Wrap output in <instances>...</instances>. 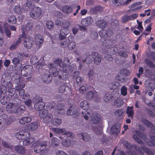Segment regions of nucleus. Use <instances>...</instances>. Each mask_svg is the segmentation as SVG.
Instances as JSON below:
<instances>
[{
    "label": "nucleus",
    "instance_id": "c03bdc74",
    "mask_svg": "<svg viewBox=\"0 0 155 155\" xmlns=\"http://www.w3.org/2000/svg\"><path fill=\"white\" fill-rule=\"evenodd\" d=\"M8 22L11 24H15L16 23V19L14 16H9L8 18Z\"/></svg>",
    "mask_w": 155,
    "mask_h": 155
},
{
    "label": "nucleus",
    "instance_id": "1a4fd4ad",
    "mask_svg": "<svg viewBox=\"0 0 155 155\" xmlns=\"http://www.w3.org/2000/svg\"><path fill=\"white\" fill-rule=\"evenodd\" d=\"M33 71V66L31 65H27L22 67L21 70V74L23 76L27 77L32 74Z\"/></svg>",
    "mask_w": 155,
    "mask_h": 155
},
{
    "label": "nucleus",
    "instance_id": "20e7f679",
    "mask_svg": "<svg viewBox=\"0 0 155 155\" xmlns=\"http://www.w3.org/2000/svg\"><path fill=\"white\" fill-rule=\"evenodd\" d=\"M86 114H84L82 112L84 118L87 120L88 117H90V120L91 123L93 124H96L98 123L100 121L101 118L100 116L96 113H94L93 112L90 110H87ZM86 113V112L85 113Z\"/></svg>",
    "mask_w": 155,
    "mask_h": 155
},
{
    "label": "nucleus",
    "instance_id": "4d7b16f0",
    "mask_svg": "<svg viewBox=\"0 0 155 155\" xmlns=\"http://www.w3.org/2000/svg\"><path fill=\"white\" fill-rule=\"evenodd\" d=\"M32 27V24L31 22L28 23L26 25L25 30L27 31L31 30Z\"/></svg>",
    "mask_w": 155,
    "mask_h": 155
},
{
    "label": "nucleus",
    "instance_id": "37998d69",
    "mask_svg": "<svg viewBox=\"0 0 155 155\" xmlns=\"http://www.w3.org/2000/svg\"><path fill=\"white\" fill-rule=\"evenodd\" d=\"M60 143V141L56 138H53L51 140V145L53 147H55L58 146Z\"/></svg>",
    "mask_w": 155,
    "mask_h": 155
},
{
    "label": "nucleus",
    "instance_id": "9b49d317",
    "mask_svg": "<svg viewBox=\"0 0 155 155\" xmlns=\"http://www.w3.org/2000/svg\"><path fill=\"white\" fill-rule=\"evenodd\" d=\"M42 101V99L41 98H38V100H37L35 102L34 99L33 100L34 102L35 103L34 107L36 110L40 111L41 110H43L42 109L45 107V104Z\"/></svg>",
    "mask_w": 155,
    "mask_h": 155
},
{
    "label": "nucleus",
    "instance_id": "a211bd4d",
    "mask_svg": "<svg viewBox=\"0 0 155 155\" xmlns=\"http://www.w3.org/2000/svg\"><path fill=\"white\" fill-rule=\"evenodd\" d=\"M78 137L84 141L87 142L91 140L90 135L87 133H81L78 135Z\"/></svg>",
    "mask_w": 155,
    "mask_h": 155
},
{
    "label": "nucleus",
    "instance_id": "3c124183",
    "mask_svg": "<svg viewBox=\"0 0 155 155\" xmlns=\"http://www.w3.org/2000/svg\"><path fill=\"white\" fill-rule=\"evenodd\" d=\"M124 112V111L123 110H117L115 112V114L117 117L120 116H121Z\"/></svg>",
    "mask_w": 155,
    "mask_h": 155
},
{
    "label": "nucleus",
    "instance_id": "c9c22d12",
    "mask_svg": "<svg viewBox=\"0 0 155 155\" xmlns=\"http://www.w3.org/2000/svg\"><path fill=\"white\" fill-rule=\"evenodd\" d=\"M92 21V19L91 18H87L82 19L81 21V23L83 26H86L91 23Z\"/></svg>",
    "mask_w": 155,
    "mask_h": 155
},
{
    "label": "nucleus",
    "instance_id": "473e14b6",
    "mask_svg": "<svg viewBox=\"0 0 155 155\" xmlns=\"http://www.w3.org/2000/svg\"><path fill=\"white\" fill-rule=\"evenodd\" d=\"M9 27V25L7 23H5L3 25V28L5 32L6 36L9 38L11 36V32L10 30L8 29Z\"/></svg>",
    "mask_w": 155,
    "mask_h": 155
},
{
    "label": "nucleus",
    "instance_id": "052dcab7",
    "mask_svg": "<svg viewBox=\"0 0 155 155\" xmlns=\"http://www.w3.org/2000/svg\"><path fill=\"white\" fill-rule=\"evenodd\" d=\"M21 41L20 38H19L18 41H17L16 44L12 45L10 47L11 50H13L16 48L17 46L19 44L20 41Z\"/></svg>",
    "mask_w": 155,
    "mask_h": 155
},
{
    "label": "nucleus",
    "instance_id": "7ed1b4c3",
    "mask_svg": "<svg viewBox=\"0 0 155 155\" xmlns=\"http://www.w3.org/2000/svg\"><path fill=\"white\" fill-rule=\"evenodd\" d=\"M26 5L30 10V15L31 18L37 19L39 17L41 13V10L40 8L35 7L29 0L27 1Z\"/></svg>",
    "mask_w": 155,
    "mask_h": 155
},
{
    "label": "nucleus",
    "instance_id": "f704fd0d",
    "mask_svg": "<svg viewBox=\"0 0 155 155\" xmlns=\"http://www.w3.org/2000/svg\"><path fill=\"white\" fill-rule=\"evenodd\" d=\"M96 24L99 27L103 28L106 27L107 23L105 21L102 20L98 21L96 22Z\"/></svg>",
    "mask_w": 155,
    "mask_h": 155
},
{
    "label": "nucleus",
    "instance_id": "a878e982",
    "mask_svg": "<svg viewBox=\"0 0 155 155\" xmlns=\"http://www.w3.org/2000/svg\"><path fill=\"white\" fill-rule=\"evenodd\" d=\"M42 80L46 84H49L51 81V78L49 74H46L43 75L42 77Z\"/></svg>",
    "mask_w": 155,
    "mask_h": 155
},
{
    "label": "nucleus",
    "instance_id": "aec40b11",
    "mask_svg": "<svg viewBox=\"0 0 155 155\" xmlns=\"http://www.w3.org/2000/svg\"><path fill=\"white\" fill-rule=\"evenodd\" d=\"M132 0H127L125 2L124 0H112V2L115 5L118 6L122 4H128Z\"/></svg>",
    "mask_w": 155,
    "mask_h": 155
},
{
    "label": "nucleus",
    "instance_id": "5fc2aeb1",
    "mask_svg": "<svg viewBox=\"0 0 155 155\" xmlns=\"http://www.w3.org/2000/svg\"><path fill=\"white\" fill-rule=\"evenodd\" d=\"M127 88L124 86H123L121 89V94L123 96H124L127 95Z\"/></svg>",
    "mask_w": 155,
    "mask_h": 155
},
{
    "label": "nucleus",
    "instance_id": "6ab92c4d",
    "mask_svg": "<svg viewBox=\"0 0 155 155\" xmlns=\"http://www.w3.org/2000/svg\"><path fill=\"white\" fill-rule=\"evenodd\" d=\"M69 31L67 28H64L60 31V34L59 38L61 40H63L65 38V36L69 33Z\"/></svg>",
    "mask_w": 155,
    "mask_h": 155
},
{
    "label": "nucleus",
    "instance_id": "58836bf2",
    "mask_svg": "<svg viewBox=\"0 0 155 155\" xmlns=\"http://www.w3.org/2000/svg\"><path fill=\"white\" fill-rule=\"evenodd\" d=\"M88 76L89 79H94L97 78V74L95 73H94L92 71H90L88 74Z\"/></svg>",
    "mask_w": 155,
    "mask_h": 155
},
{
    "label": "nucleus",
    "instance_id": "ddd939ff",
    "mask_svg": "<svg viewBox=\"0 0 155 155\" xmlns=\"http://www.w3.org/2000/svg\"><path fill=\"white\" fill-rule=\"evenodd\" d=\"M30 136V134L28 132L21 131L16 133L15 134L16 137L19 139L22 140L25 139V138L28 137Z\"/></svg>",
    "mask_w": 155,
    "mask_h": 155
},
{
    "label": "nucleus",
    "instance_id": "774afa93",
    "mask_svg": "<svg viewBox=\"0 0 155 155\" xmlns=\"http://www.w3.org/2000/svg\"><path fill=\"white\" fill-rule=\"evenodd\" d=\"M79 92L81 94H83L86 91V88L85 86H82L81 87L79 90Z\"/></svg>",
    "mask_w": 155,
    "mask_h": 155
},
{
    "label": "nucleus",
    "instance_id": "680f3d73",
    "mask_svg": "<svg viewBox=\"0 0 155 155\" xmlns=\"http://www.w3.org/2000/svg\"><path fill=\"white\" fill-rule=\"evenodd\" d=\"M151 139L153 141H151L149 142H147V144L149 146L152 147L154 146L155 145V143L154 141H155V137H151Z\"/></svg>",
    "mask_w": 155,
    "mask_h": 155
},
{
    "label": "nucleus",
    "instance_id": "4468645a",
    "mask_svg": "<svg viewBox=\"0 0 155 155\" xmlns=\"http://www.w3.org/2000/svg\"><path fill=\"white\" fill-rule=\"evenodd\" d=\"M117 51V49L116 48H111L108 50V53L110 54L106 55L104 58V59L108 61H111L113 58L111 55L115 54Z\"/></svg>",
    "mask_w": 155,
    "mask_h": 155
},
{
    "label": "nucleus",
    "instance_id": "e2e57ef3",
    "mask_svg": "<svg viewBox=\"0 0 155 155\" xmlns=\"http://www.w3.org/2000/svg\"><path fill=\"white\" fill-rule=\"evenodd\" d=\"M25 104L27 105L30 109L32 108L31 106V100H28L25 102Z\"/></svg>",
    "mask_w": 155,
    "mask_h": 155
},
{
    "label": "nucleus",
    "instance_id": "39448f33",
    "mask_svg": "<svg viewBox=\"0 0 155 155\" xmlns=\"http://www.w3.org/2000/svg\"><path fill=\"white\" fill-rule=\"evenodd\" d=\"M21 29L22 31V36L19 38H20L21 41V39L23 40L22 43L24 46L28 49H30L32 47L33 44V38L31 37H26L24 26H22Z\"/></svg>",
    "mask_w": 155,
    "mask_h": 155
},
{
    "label": "nucleus",
    "instance_id": "dca6fc26",
    "mask_svg": "<svg viewBox=\"0 0 155 155\" xmlns=\"http://www.w3.org/2000/svg\"><path fill=\"white\" fill-rule=\"evenodd\" d=\"M138 152L141 154H143L144 152L149 155H155V153H153L152 151L146 147H141L138 149Z\"/></svg>",
    "mask_w": 155,
    "mask_h": 155
},
{
    "label": "nucleus",
    "instance_id": "e433bc0d",
    "mask_svg": "<svg viewBox=\"0 0 155 155\" xmlns=\"http://www.w3.org/2000/svg\"><path fill=\"white\" fill-rule=\"evenodd\" d=\"M52 130L53 131L57 134H64L65 132V129L64 128H53Z\"/></svg>",
    "mask_w": 155,
    "mask_h": 155
},
{
    "label": "nucleus",
    "instance_id": "393cba45",
    "mask_svg": "<svg viewBox=\"0 0 155 155\" xmlns=\"http://www.w3.org/2000/svg\"><path fill=\"white\" fill-rule=\"evenodd\" d=\"M141 4V2H138L135 3L131 6V8L134 11H137L141 9L142 7V5H140Z\"/></svg>",
    "mask_w": 155,
    "mask_h": 155
},
{
    "label": "nucleus",
    "instance_id": "bf43d9fd",
    "mask_svg": "<svg viewBox=\"0 0 155 155\" xmlns=\"http://www.w3.org/2000/svg\"><path fill=\"white\" fill-rule=\"evenodd\" d=\"M75 46V44L74 42L71 41L68 44V48L69 49L72 50L74 49Z\"/></svg>",
    "mask_w": 155,
    "mask_h": 155
},
{
    "label": "nucleus",
    "instance_id": "b1692460",
    "mask_svg": "<svg viewBox=\"0 0 155 155\" xmlns=\"http://www.w3.org/2000/svg\"><path fill=\"white\" fill-rule=\"evenodd\" d=\"M114 96L110 92L107 93L104 97V101L107 102H110L114 99Z\"/></svg>",
    "mask_w": 155,
    "mask_h": 155
},
{
    "label": "nucleus",
    "instance_id": "c756f323",
    "mask_svg": "<svg viewBox=\"0 0 155 155\" xmlns=\"http://www.w3.org/2000/svg\"><path fill=\"white\" fill-rule=\"evenodd\" d=\"M16 151L21 154H24L25 152V148L22 145H17L15 147Z\"/></svg>",
    "mask_w": 155,
    "mask_h": 155
},
{
    "label": "nucleus",
    "instance_id": "13d9d810",
    "mask_svg": "<svg viewBox=\"0 0 155 155\" xmlns=\"http://www.w3.org/2000/svg\"><path fill=\"white\" fill-rule=\"evenodd\" d=\"M65 86L64 85L60 86L58 88V91L61 93H64L65 90Z\"/></svg>",
    "mask_w": 155,
    "mask_h": 155
},
{
    "label": "nucleus",
    "instance_id": "412c9836",
    "mask_svg": "<svg viewBox=\"0 0 155 155\" xmlns=\"http://www.w3.org/2000/svg\"><path fill=\"white\" fill-rule=\"evenodd\" d=\"M24 79L22 77L17 79V80L19 81V82L18 84L15 86V89L16 90L18 91L25 87V84L24 83Z\"/></svg>",
    "mask_w": 155,
    "mask_h": 155
},
{
    "label": "nucleus",
    "instance_id": "a18cd8bd",
    "mask_svg": "<svg viewBox=\"0 0 155 155\" xmlns=\"http://www.w3.org/2000/svg\"><path fill=\"white\" fill-rule=\"evenodd\" d=\"M22 10V9L19 5H16L14 8V11L17 14L21 13Z\"/></svg>",
    "mask_w": 155,
    "mask_h": 155
},
{
    "label": "nucleus",
    "instance_id": "09e8293b",
    "mask_svg": "<svg viewBox=\"0 0 155 155\" xmlns=\"http://www.w3.org/2000/svg\"><path fill=\"white\" fill-rule=\"evenodd\" d=\"M93 60V55L88 56L85 58V62L87 64L91 63Z\"/></svg>",
    "mask_w": 155,
    "mask_h": 155
},
{
    "label": "nucleus",
    "instance_id": "69168bd1",
    "mask_svg": "<svg viewBox=\"0 0 155 155\" xmlns=\"http://www.w3.org/2000/svg\"><path fill=\"white\" fill-rule=\"evenodd\" d=\"M133 137L134 139L139 143L142 144L143 143L142 141L140 138H138L136 135H134Z\"/></svg>",
    "mask_w": 155,
    "mask_h": 155
},
{
    "label": "nucleus",
    "instance_id": "cd10ccee",
    "mask_svg": "<svg viewBox=\"0 0 155 155\" xmlns=\"http://www.w3.org/2000/svg\"><path fill=\"white\" fill-rule=\"evenodd\" d=\"M92 55H94L95 56L94 59V63L97 65L100 64L101 62V57L99 55L98 53L97 52L93 53Z\"/></svg>",
    "mask_w": 155,
    "mask_h": 155
},
{
    "label": "nucleus",
    "instance_id": "2f4dec72",
    "mask_svg": "<svg viewBox=\"0 0 155 155\" xmlns=\"http://www.w3.org/2000/svg\"><path fill=\"white\" fill-rule=\"evenodd\" d=\"M145 87L146 90L148 91H153L155 88L153 84L148 83L147 81H145Z\"/></svg>",
    "mask_w": 155,
    "mask_h": 155
},
{
    "label": "nucleus",
    "instance_id": "49530a36",
    "mask_svg": "<svg viewBox=\"0 0 155 155\" xmlns=\"http://www.w3.org/2000/svg\"><path fill=\"white\" fill-rule=\"evenodd\" d=\"M62 144L65 146H69L71 143V141L69 139L66 140H63L61 142Z\"/></svg>",
    "mask_w": 155,
    "mask_h": 155
},
{
    "label": "nucleus",
    "instance_id": "2eb2a0df",
    "mask_svg": "<svg viewBox=\"0 0 155 155\" xmlns=\"http://www.w3.org/2000/svg\"><path fill=\"white\" fill-rule=\"evenodd\" d=\"M34 41L36 45L38 47H41L44 41L43 37L40 34H37L35 35Z\"/></svg>",
    "mask_w": 155,
    "mask_h": 155
},
{
    "label": "nucleus",
    "instance_id": "864d4df0",
    "mask_svg": "<svg viewBox=\"0 0 155 155\" xmlns=\"http://www.w3.org/2000/svg\"><path fill=\"white\" fill-rule=\"evenodd\" d=\"M7 91L6 87L2 85L0 86V97L1 96L2 94L5 93Z\"/></svg>",
    "mask_w": 155,
    "mask_h": 155
},
{
    "label": "nucleus",
    "instance_id": "ea45409f",
    "mask_svg": "<svg viewBox=\"0 0 155 155\" xmlns=\"http://www.w3.org/2000/svg\"><path fill=\"white\" fill-rule=\"evenodd\" d=\"M123 103L124 102L122 100L118 98L115 100L114 104L116 106L119 107L123 105Z\"/></svg>",
    "mask_w": 155,
    "mask_h": 155
},
{
    "label": "nucleus",
    "instance_id": "72a5a7b5",
    "mask_svg": "<svg viewBox=\"0 0 155 155\" xmlns=\"http://www.w3.org/2000/svg\"><path fill=\"white\" fill-rule=\"evenodd\" d=\"M120 127V124L118 123L115 124L111 127L110 132L112 134L117 133L119 132L118 129Z\"/></svg>",
    "mask_w": 155,
    "mask_h": 155
},
{
    "label": "nucleus",
    "instance_id": "f03ea898",
    "mask_svg": "<svg viewBox=\"0 0 155 155\" xmlns=\"http://www.w3.org/2000/svg\"><path fill=\"white\" fill-rule=\"evenodd\" d=\"M19 103L14 101L12 102H9L6 105V110L9 113H15L16 112H22L25 110V107L24 105H20V101L17 99Z\"/></svg>",
    "mask_w": 155,
    "mask_h": 155
},
{
    "label": "nucleus",
    "instance_id": "6e6552de",
    "mask_svg": "<svg viewBox=\"0 0 155 155\" xmlns=\"http://www.w3.org/2000/svg\"><path fill=\"white\" fill-rule=\"evenodd\" d=\"M46 143L45 142L37 141L33 144L32 147L34 152L36 153H39L40 151L43 152L46 148Z\"/></svg>",
    "mask_w": 155,
    "mask_h": 155
},
{
    "label": "nucleus",
    "instance_id": "de8ad7c7",
    "mask_svg": "<svg viewBox=\"0 0 155 155\" xmlns=\"http://www.w3.org/2000/svg\"><path fill=\"white\" fill-rule=\"evenodd\" d=\"M69 41V40L68 39H66L64 41H61V42L60 45L63 48H65L68 46V43Z\"/></svg>",
    "mask_w": 155,
    "mask_h": 155
},
{
    "label": "nucleus",
    "instance_id": "7c9ffc66",
    "mask_svg": "<svg viewBox=\"0 0 155 155\" xmlns=\"http://www.w3.org/2000/svg\"><path fill=\"white\" fill-rule=\"evenodd\" d=\"M62 10L64 13L69 14L72 12L73 9L69 5H65L62 7Z\"/></svg>",
    "mask_w": 155,
    "mask_h": 155
},
{
    "label": "nucleus",
    "instance_id": "f257e3e1",
    "mask_svg": "<svg viewBox=\"0 0 155 155\" xmlns=\"http://www.w3.org/2000/svg\"><path fill=\"white\" fill-rule=\"evenodd\" d=\"M69 62V60L67 58H64L63 62L61 59H57L53 64H49V73L54 76H58L60 79H66L68 77L67 67Z\"/></svg>",
    "mask_w": 155,
    "mask_h": 155
},
{
    "label": "nucleus",
    "instance_id": "6e6d98bb",
    "mask_svg": "<svg viewBox=\"0 0 155 155\" xmlns=\"http://www.w3.org/2000/svg\"><path fill=\"white\" fill-rule=\"evenodd\" d=\"M142 122L143 123L145 124L147 127L150 128H152L153 127V125L150 122L148 121L147 120L145 119H143L142 120Z\"/></svg>",
    "mask_w": 155,
    "mask_h": 155
},
{
    "label": "nucleus",
    "instance_id": "8fccbe9b",
    "mask_svg": "<svg viewBox=\"0 0 155 155\" xmlns=\"http://www.w3.org/2000/svg\"><path fill=\"white\" fill-rule=\"evenodd\" d=\"M46 25L47 28L49 30H51L54 27L53 22L50 21H48L46 23Z\"/></svg>",
    "mask_w": 155,
    "mask_h": 155
},
{
    "label": "nucleus",
    "instance_id": "5701e85b",
    "mask_svg": "<svg viewBox=\"0 0 155 155\" xmlns=\"http://www.w3.org/2000/svg\"><path fill=\"white\" fill-rule=\"evenodd\" d=\"M38 127V124L36 122L31 123L26 127V129L29 131L33 130L36 129Z\"/></svg>",
    "mask_w": 155,
    "mask_h": 155
},
{
    "label": "nucleus",
    "instance_id": "603ef678",
    "mask_svg": "<svg viewBox=\"0 0 155 155\" xmlns=\"http://www.w3.org/2000/svg\"><path fill=\"white\" fill-rule=\"evenodd\" d=\"M94 96L92 91H89L86 95V98L88 100H91L93 98Z\"/></svg>",
    "mask_w": 155,
    "mask_h": 155
},
{
    "label": "nucleus",
    "instance_id": "0eeeda50",
    "mask_svg": "<svg viewBox=\"0 0 155 155\" xmlns=\"http://www.w3.org/2000/svg\"><path fill=\"white\" fill-rule=\"evenodd\" d=\"M30 62L32 64H35V67L38 69H41L44 65V58H41L39 60L38 58L36 56H33L31 59Z\"/></svg>",
    "mask_w": 155,
    "mask_h": 155
},
{
    "label": "nucleus",
    "instance_id": "f3484780",
    "mask_svg": "<svg viewBox=\"0 0 155 155\" xmlns=\"http://www.w3.org/2000/svg\"><path fill=\"white\" fill-rule=\"evenodd\" d=\"M100 36L102 38H106L108 37H110L112 34L111 31H106L105 30L101 29L99 32Z\"/></svg>",
    "mask_w": 155,
    "mask_h": 155
},
{
    "label": "nucleus",
    "instance_id": "338daca9",
    "mask_svg": "<svg viewBox=\"0 0 155 155\" xmlns=\"http://www.w3.org/2000/svg\"><path fill=\"white\" fill-rule=\"evenodd\" d=\"M129 20H130L129 16H125L123 17L122 18V21L123 23H125Z\"/></svg>",
    "mask_w": 155,
    "mask_h": 155
},
{
    "label": "nucleus",
    "instance_id": "f8f14e48",
    "mask_svg": "<svg viewBox=\"0 0 155 155\" xmlns=\"http://www.w3.org/2000/svg\"><path fill=\"white\" fill-rule=\"evenodd\" d=\"M10 123L11 122H10L8 120L6 115L3 114L0 116V125L3 124V125L2 127V130H4L6 127V125H9Z\"/></svg>",
    "mask_w": 155,
    "mask_h": 155
},
{
    "label": "nucleus",
    "instance_id": "bb28decb",
    "mask_svg": "<svg viewBox=\"0 0 155 155\" xmlns=\"http://www.w3.org/2000/svg\"><path fill=\"white\" fill-rule=\"evenodd\" d=\"M31 120V117H25L21 118L19 120V122L21 124H24L30 122Z\"/></svg>",
    "mask_w": 155,
    "mask_h": 155
},
{
    "label": "nucleus",
    "instance_id": "0e129e2a",
    "mask_svg": "<svg viewBox=\"0 0 155 155\" xmlns=\"http://www.w3.org/2000/svg\"><path fill=\"white\" fill-rule=\"evenodd\" d=\"M91 36L93 39H95L98 36V34L96 32H92L91 34Z\"/></svg>",
    "mask_w": 155,
    "mask_h": 155
},
{
    "label": "nucleus",
    "instance_id": "423d86ee",
    "mask_svg": "<svg viewBox=\"0 0 155 155\" xmlns=\"http://www.w3.org/2000/svg\"><path fill=\"white\" fill-rule=\"evenodd\" d=\"M39 116L43 118V121L45 123H48L51 121L53 116L52 114H48V111L45 109L41 110L39 113Z\"/></svg>",
    "mask_w": 155,
    "mask_h": 155
},
{
    "label": "nucleus",
    "instance_id": "c85d7f7f",
    "mask_svg": "<svg viewBox=\"0 0 155 155\" xmlns=\"http://www.w3.org/2000/svg\"><path fill=\"white\" fill-rule=\"evenodd\" d=\"M80 106L84 110H87L90 107L89 103L85 100L81 101L80 104Z\"/></svg>",
    "mask_w": 155,
    "mask_h": 155
},
{
    "label": "nucleus",
    "instance_id": "a19ab883",
    "mask_svg": "<svg viewBox=\"0 0 155 155\" xmlns=\"http://www.w3.org/2000/svg\"><path fill=\"white\" fill-rule=\"evenodd\" d=\"M7 87L8 89V92L12 94L11 95L14 94L15 93V91L14 89L12 88L13 86L11 83H9L7 84Z\"/></svg>",
    "mask_w": 155,
    "mask_h": 155
},
{
    "label": "nucleus",
    "instance_id": "4be33fe9",
    "mask_svg": "<svg viewBox=\"0 0 155 155\" xmlns=\"http://www.w3.org/2000/svg\"><path fill=\"white\" fill-rule=\"evenodd\" d=\"M35 140L34 138L33 137H31V134H30V136L29 137L24 139L23 141V144L24 145H28L34 142Z\"/></svg>",
    "mask_w": 155,
    "mask_h": 155
},
{
    "label": "nucleus",
    "instance_id": "79ce46f5",
    "mask_svg": "<svg viewBox=\"0 0 155 155\" xmlns=\"http://www.w3.org/2000/svg\"><path fill=\"white\" fill-rule=\"evenodd\" d=\"M61 122V119L58 118L54 119L52 121V124L56 126L59 125Z\"/></svg>",
    "mask_w": 155,
    "mask_h": 155
},
{
    "label": "nucleus",
    "instance_id": "4c0bfd02",
    "mask_svg": "<svg viewBox=\"0 0 155 155\" xmlns=\"http://www.w3.org/2000/svg\"><path fill=\"white\" fill-rule=\"evenodd\" d=\"M127 113L129 117L133 118L134 115V111L132 107H128L127 111Z\"/></svg>",
    "mask_w": 155,
    "mask_h": 155
},
{
    "label": "nucleus",
    "instance_id": "9d476101",
    "mask_svg": "<svg viewBox=\"0 0 155 155\" xmlns=\"http://www.w3.org/2000/svg\"><path fill=\"white\" fill-rule=\"evenodd\" d=\"M67 114L68 116L75 115V116H77L79 114V109L76 106H70L68 110Z\"/></svg>",
    "mask_w": 155,
    "mask_h": 155
}]
</instances>
